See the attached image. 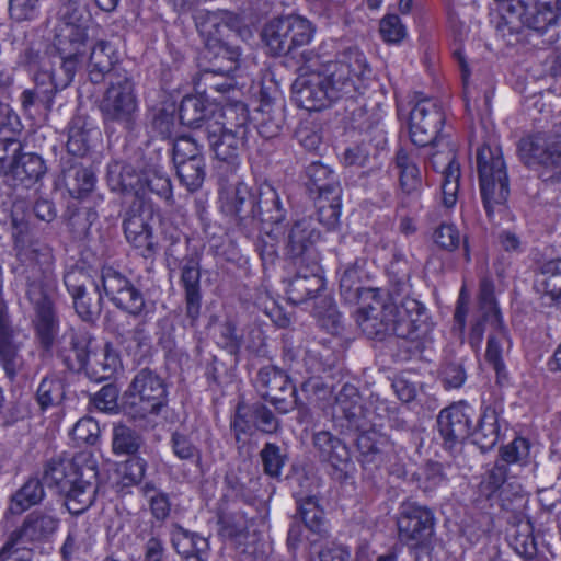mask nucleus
Listing matches in <instances>:
<instances>
[{"label":"nucleus","mask_w":561,"mask_h":561,"mask_svg":"<svg viewBox=\"0 0 561 561\" xmlns=\"http://www.w3.org/2000/svg\"><path fill=\"white\" fill-rule=\"evenodd\" d=\"M301 57L308 65L291 85L293 99L307 111H321L336 100L354 94L362 81L370 73L365 55L357 47H348L332 61L312 68L318 59L311 50H304Z\"/></svg>","instance_id":"1"},{"label":"nucleus","mask_w":561,"mask_h":561,"mask_svg":"<svg viewBox=\"0 0 561 561\" xmlns=\"http://www.w3.org/2000/svg\"><path fill=\"white\" fill-rule=\"evenodd\" d=\"M42 483L65 495L69 513L79 515L94 502L96 472L92 467H78L71 460L55 458L44 466Z\"/></svg>","instance_id":"2"},{"label":"nucleus","mask_w":561,"mask_h":561,"mask_svg":"<svg viewBox=\"0 0 561 561\" xmlns=\"http://www.w3.org/2000/svg\"><path fill=\"white\" fill-rule=\"evenodd\" d=\"M485 330H490L485 358L492 365L497 378H505L502 353L503 345L508 343L507 331L495 299L494 284L488 277L480 282L477 320L469 334V343L472 348L479 350L481 347Z\"/></svg>","instance_id":"3"},{"label":"nucleus","mask_w":561,"mask_h":561,"mask_svg":"<svg viewBox=\"0 0 561 561\" xmlns=\"http://www.w3.org/2000/svg\"><path fill=\"white\" fill-rule=\"evenodd\" d=\"M168 391L162 377L150 368L136 373L123 394L122 410L134 422L157 416L167 405Z\"/></svg>","instance_id":"4"},{"label":"nucleus","mask_w":561,"mask_h":561,"mask_svg":"<svg viewBox=\"0 0 561 561\" xmlns=\"http://www.w3.org/2000/svg\"><path fill=\"white\" fill-rule=\"evenodd\" d=\"M479 186L484 209L489 217L496 206L506 203L510 195V180L499 147L483 145L476 156Z\"/></svg>","instance_id":"5"},{"label":"nucleus","mask_w":561,"mask_h":561,"mask_svg":"<svg viewBox=\"0 0 561 561\" xmlns=\"http://www.w3.org/2000/svg\"><path fill=\"white\" fill-rule=\"evenodd\" d=\"M100 111L105 128L119 125L130 131L137 121L138 103L135 85L126 72H114L101 102Z\"/></svg>","instance_id":"6"},{"label":"nucleus","mask_w":561,"mask_h":561,"mask_svg":"<svg viewBox=\"0 0 561 561\" xmlns=\"http://www.w3.org/2000/svg\"><path fill=\"white\" fill-rule=\"evenodd\" d=\"M41 276L37 275V342L62 329L57 307L59 298L57 278L54 273V254L49 247L41 253Z\"/></svg>","instance_id":"7"},{"label":"nucleus","mask_w":561,"mask_h":561,"mask_svg":"<svg viewBox=\"0 0 561 561\" xmlns=\"http://www.w3.org/2000/svg\"><path fill=\"white\" fill-rule=\"evenodd\" d=\"M560 11V0H511L499 28L504 36L505 30L508 34H518L524 26L543 34L548 27L556 24Z\"/></svg>","instance_id":"8"},{"label":"nucleus","mask_w":561,"mask_h":561,"mask_svg":"<svg viewBox=\"0 0 561 561\" xmlns=\"http://www.w3.org/2000/svg\"><path fill=\"white\" fill-rule=\"evenodd\" d=\"M104 295L121 311L134 318L149 313L145 294L123 272L103 266L99 276Z\"/></svg>","instance_id":"9"},{"label":"nucleus","mask_w":561,"mask_h":561,"mask_svg":"<svg viewBox=\"0 0 561 561\" xmlns=\"http://www.w3.org/2000/svg\"><path fill=\"white\" fill-rule=\"evenodd\" d=\"M391 164L399 181L397 211L417 213L422 208L423 176L416 152L400 148Z\"/></svg>","instance_id":"10"},{"label":"nucleus","mask_w":561,"mask_h":561,"mask_svg":"<svg viewBox=\"0 0 561 561\" xmlns=\"http://www.w3.org/2000/svg\"><path fill=\"white\" fill-rule=\"evenodd\" d=\"M311 23L301 16L289 15L267 23L263 30L266 46L273 55H289L310 43Z\"/></svg>","instance_id":"11"},{"label":"nucleus","mask_w":561,"mask_h":561,"mask_svg":"<svg viewBox=\"0 0 561 561\" xmlns=\"http://www.w3.org/2000/svg\"><path fill=\"white\" fill-rule=\"evenodd\" d=\"M436 518L433 510L416 502H403L397 526L399 538L414 549H428L435 535Z\"/></svg>","instance_id":"12"},{"label":"nucleus","mask_w":561,"mask_h":561,"mask_svg":"<svg viewBox=\"0 0 561 561\" xmlns=\"http://www.w3.org/2000/svg\"><path fill=\"white\" fill-rule=\"evenodd\" d=\"M254 387L262 399L268 401L279 413L286 414L301 404L296 386L287 371L275 365L259 369Z\"/></svg>","instance_id":"13"},{"label":"nucleus","mask_w":561,"mask_h":561,"mask_svg":"<svg viewBox=\"0 0 561 561\" xmlns=\"http://www.w3.org/2000/svg\"><path fill=\"white\" fill-rule=\"evenodd\" d=\"M19 207L14 206L12 211L13 238L15 250V262L12 272L16 282L25 286L27 299L33 301V276L35 272V248L34 236L28 221L19 217Z\"/></svg>","instance_id":"14"},{"label":"nucleus","mask_w":561,"mask_h":561,"mask_svg":"<svg viewBox=\"0 0 561 561\" xmlns=\"http://www.w3.org/2000/svg\"><path fill=\"white\" fill-rule=\"evenodd\" d=\"M518 153L525 164L541 168L543 181H561V141H548L541 136L526 137L518 142Z\"/></svg>","instance_id":"15"},{"label":"nucleus","mask_w":561,"mask_h":561,"mask_svg":"<svg viewBox=\"0 0 561 561\" xmlns=\"http://www.w3.org/2000/svg\"><path fill=\"white\" fill-rule=\"evenodd\" d=\"M444 122V112L434 100L422 99L417 101L411 110L409 118L411 141L419 147L434 144Z\"/></svg>","instance_id":"16"},{"label":"nucleus","mask_w":561,"mask_h":561,"mask_svg":"<svg viewBox=\"0 0 561 561\" xmlns=\"http://www.w3.org/2000/svg\"><path fill=\"white\" fill-rule=\"evenodd\" d=\"M321 240V232L312 217H302L295 220L285 238V254L296 265H304L311 260L319 261L316 245Z\"/></svg>","instance_id":"17"},{"label":"nucleus","mask_w":561,"mask_h":561,"mask_svg":"<svg viewBox=\"0 0 561 561\" xmlns=\"http://www.w3.org/2000/svg\"><path fill=\"white\" fill-rule=\"evenodd\" d=\"M312 444L322 463L330 467V474L337 481H345L354 470L351 451L347 445L329 431L316 432Z\"/></svg>","instance_id":"18"},{"label":"nucleus","mask_w":561,"mask_h":561,"mask_svg":"<svg viewBox=\"0 0 561 561\" xmlns=\"http://www.w3.org/2000/svg\"><path fill=\"white\" fill-rule=\"evenodd\" d=\"M517 476V472L513 471L511 468H506V463L496 460L494 465L482 474L481 481L478 484V492L486 500L497 495L502 501V507L505 510L511 508L507 502L510 501L508 493L512 492L513 497L522 502L518 507H524L525 500L522 485L513 481Z\"/></svg>","instance_id":"19"},{"label":"nucleus","mask_w":561,"mask_h":561,"mask_svg":"<svg viewBox=\"0 0 561 561\" xmlns=\"http://www.w3.org/2000/svg\"><path fill=\"white\" fill-rule=\"evenodd\" d=\"M87 32L75 21L66 22L55 37L54 46L57 49L61 70L65 72V85L68 84L78 68L83 62L85 53Z\"/></svg>","instance_id":"20"},{"label":"nucleus","mask_w":561,"mask_h":561,"mask_svg":"<svg viewBox=\"0 0 561 561\" xmlns=\"http://www.w3.org/2000/svg\"><path fill=\"white\" fill-rule=\"evenodd\" d=\"M180 285L184 291V327L196 328L202 313L201 259L186 255L180 263Z\"/></svg>","instance_id":"21"},{"label":"nucleus","mask_w":561,"mask_h":561,"mask_svg":"<svg viewBox=\"0 0 561 561\" xmlns=\"http://www.w3.org/2000/svg\"><path fill=\"white\" fill-rule=\"evenodd\" d=\"M471 416L472 409L463 402L453 403L439 412L437 426L446 449H456L471 436Z\"/></svg>","instance_id":"22"},{"label":"nucleus","mask_w":561,"mask_h":561,"mask_svg":"<svg viewBox=\"0 0 561 561\" xmlns=\"http://www.w3.org/2000/svg\"><path fill=\"white\" fill-rule=\"evenodd\" d=\"M152 214L141 205H133L124 216L123 228L126 240L137 249L145 259L153 257L158 250L152 227Z\"/></svg>","instance_id":"23"},{"label":"nucleus","mask_w":561,"mask_h":561,"mask_svg":"<svg viewBox=\"0 0 561 561\" xmlns=\"http://www.w3.org/2000/svg\"><path fill=\"white\" fill-rule=\"evenodd\" d=\"M23 146L15 139L0 138V172L11 174L18 184L31 188L35 184L33 153H21Z\"/></svg>","instance_id":"24"},{"label":"nucleus","mask_w":561,"mask_h":561,"mask_svg":"<svg viewBox=\"0 0 561 561\" xmlns=\"http://www.w3.org/2000/svg\"><path fill=\"white\" fill-rule=\"evenodd\" d=\"M333 417L340 426L350 431L368 427L367 411L358 389L352 383H344L335 396Z\"/></svg>","instance_id":"25"},{"label":"nucleus","mask_w":561,"mask_h":561,"mask_svg":"<svg viewBox=\"0 0 561 561\" xmlns=\"http://www.w3.org/2000/svg\"><path fill=\"white\" fill-rule=\"evenodd\" d=\"M356 447L359 461L365 469H378L390 462L394 456V446L389 437L380 432L367 427L359 430Z\"/></svg>","instance_id":"26"},{"label":"nucleus","mask_w":561,"mask_h":561,"mask_svg":"<svg viewBox=\"0 0 561 561\" xmlns=\"http://www.w3.org/2000/svg\"><path fill=\"white\" fill-rule=\"evenodd\" d=\"M243 20L228 10L207 11L196 19V26L205 44L227 43L231 33L240 34Z\"/></svg>","instance_id":"27"},{"label":"nucleus","mask_w":561,"mask_h":561,"mask_svg":"<svg viewBox=\"0 0 561 561\" xmlns=\"http://www.w3.org/2000/svg\"><path fill=\"white\" fill-rule=\"evenodd\" d=\"M298 271L289 279L286 294L288 300L294 305L304 304L324 288V279L321 275V266L318 260L305 262L304 265H297Z\"/></svg>","instance_id":"28"},{"label":"nucleus","mask_w":561,"mask_h":561,"mask_svg":"<svg viewBox=\"0 0 561 561\" xmlns=\"http://www.w3.org/2000/svg\"><path fill=\"white\" fill-rule=\"evenodd\" d=\"M222 128L219 127V122H210L208 133L204 136L215 158L236 170L240 164V153L248 138Z\"/></svg>","instance_id":"29"},{"label":"nucleus","mask_w":561,"mask_h":561,"mask_svg":"<svg viewBox=\"0 0 561 561\" xmlns=\"http://www.w3.org/2000/svg\"><path fill=\"white\" fill-rule=\"evenodd\" d=\"M257 206V191L254 192L247 184L240 182L233 192L227 196L222 209L236 218L237 224L249 232L255 227V215Z\"/></svg>","instance_id":"30"},{"label":"nucleus","mask_w":561,"mask_h":561,"mask_svg":"<svg viewBox=\"0 0 561 561\" xmlns=\"http://www.w3.org/2000/svg\"><path fill=\"white\" fill-rule=\"evenodd\" d=\"M417 308L419 301L414 298H405L399 306H385V317H390L389 334L410 342H419L423 337L421 322L417 319H408V312Z\"/></svg>","instance_id":"31"},{"label":"nucleus","mask_w":561,"mask_h":561,"mask_svg":"<svg viewBox=\"0 0 561 561\" xmlns=\"http://www.w3.org/2000/svg\"><path fill=\"white\" fill-rule=\"evenodd\" d=\"M170 541L183 561H208L210 546L208 538L185 529L179 524L172 525Z\"/></svg>","instance_id":"32"},{"label":"nucleus","mask_w":561,"mask_h":561,"mask_svg":"<svg viewBox=\"0 0 561 561\" xmlns=\"http://www.w3.org/2000/svg\"><path fill=\"white\" fill-rule=\"evenodd\" d=\"M216 105L207 102L201 95H186L179 106L180 122L192 128L198 129L206 135L210 122L215 119Z\"/></svg>","instance_id":"33"},{"label":"nucleus","mask_w":561,"mask_h":561,"mask_svg":"<svg viewBox=\"0 0 561 561\" xmlns=\"http://www.w3.org/2000/svg\"><path fill=\"white\" fill-rule=\"evenodd\" d=\"M366 263L365 257H356L353 262L341 268L340 293L348 304L358 302L365 294L375 296L374 289L364 286V282L367 278L365 271Z\"/></svg>","instance_id":"34"},{"label":"nucleus","mask_w":561,"mask_h":561,"mask_svg":"<svg viewBox=\"0 0 561 561\" xmlns=\"http://www.w3.org/2000/svg\"><path fill=\"white\" fill-rule=\"evenodd\" d=\"M14 337L15 332L9 321L8 307L0 301V365L10 379L18 375L22 366Z\"/></svg>","instance_id":"35"},{"label":"nucleus","mask_w":561,"mask_h":561,"mask_svg":"<svg viewBox=\"0 0 561 561\" xmlns=\"http://www.w3.org/2000/svg\"><path fill=\"white\" fill-rule=\"evenodd\" d=\"M35 538V519L27 515L22 527L14 531L0 551V561H32V547Z\"/></svg>","instance_id":"36"},{"label":"nucleus","mask_w":561,"mask_h":561,"mask_svg":"<svg viewBox=\"0 0 561 561\" xmlns=\"http://www.w3.org/2000/svg\"><path fill=\"white\" fill-rule=\"evenodd\" d=\"M142 172L122 161H112L107 165V185L113 192L135 195L144 194Z\"/></svg>","instance_id":"37"},{"label":"nucleus","mask_w":561,"mask_h":561,"mask_svg":"<svg viewBox=\"0 0 561 561\" xmlns=\"http://www.w3.org/2000/svg\"><path fill=\"white\" fill-rule=\"evenodd\" d=\"M285 217L286 210L283 208L276 190L268 184L260 186L257 190L255 225L260 222L262 227H279Z\"/></svg>","instance_id":"38"},{"label":"nucleus","mask_w":561,"mask_h":561,"mask_svg":"<svg viewBox=\"0 0 561 561\" xmlns=\"http://www.w3.org/2000/svg\"><path fill=\"white\" fill-rule=\"evenodd\" d=\"M84 362L82 370L96 382L110 379L121 365L118 354L110 344L99 351L90 348Z\"/></svg>","instance_id":"39"},{"label":"nucleus","mask_w":561,"mask_h":561,"mask_svg":"<svg viewBox=\"0 0 561 561\" xmlns=\"http://www.w3.org/2000/svg\"><path fill=\"white\" fill-rule=\"evenodd\" d=\"M68 336L72 341L71 343H65L62 353L60 352L57 358L61 360L67 369L81 371L93 337L87 331L72 328H68Z\"/></svg>","instance_id":"40"},{"label":"nucleus","mask_w":561,"mask_h":561,"mask_svg":"<svg viewBox=\"0 0 561 561\" xmlns=\"http://www.w3.org/2000/svg\"><path fill=\"white\" fill-rule=\"evenodd\" d=\"M240 49L229 43L205 44L204 58L209 61L208 69L231 76L239 67Z\"/></svg>","instance_id":"41"},{"label":"nucleus","mask_w":561,"mask_h":561,"mask_svg":"<svg viewBox=\"0 0 561 561\" xmlns=\"http://www.w3.org/2000/svg\"><path fill=\"white\" fill-rule=\"evenodd\" d=\"M310 192L322 195H342V187L336 173L327 164L313 161L306 168Z\"/></svg>","instance_id":"42"},{"label":"nucleus","mask_w":561,"mask_h":561,"mask_svg":"<svg viewBox=\"0 0 561 561\" xmlns=\"http://www.w3.org/2000/svg\"><path fill=\"white\" fill-rule=\"evenodd\" d=\"M215 119L219 122V127H224V130L248 138L250 133L249 112L244 103L234 102L222 107L216 105Z\"/></svg>","instance_id":"43"},{"label":"nucleus","mask_w":561,"mask_h":561,"mask_svg":"<svg viewBox=\"0 0 561 561\" xmlns=\"http://www.w3.org/2000/svg\"><path fill=\"white\" fill-rule=\"evenodd\" d=\"M145 445L142 435L123 421L113 423L112 451L116 456H135Z\"/></svg>","instance_id":"44"},{"label":"nucleus","mask_w":561,"mask_h":561,"mask_svg":"<svg viewBox=\"0 0 561 561\" xmlns=\"http://www.w3.org/2000/svg\"><path fill=\"white\" fill-rule=\"evenodd\" d=\"M64 180L70 196L78 199L87 197L96 183L94 171L82 163L71 164L65 170Z\"/></svg>","instance_id":"45"},{"label":"nucleus","mask_w":561,"mask_h":561,"mask_svg":"<svg viewBox=\"0 0 561 561\" xmlns=\"http://www.w3.org/2000/svg\"><path fill=\"white\" fill-rule=\"evenodd\" d=\"M117 56L113 46L105 41H99L92 48L89 55L88 71L89 78L93 83L103 81L106 73H108Z\"/></svg>","instance_id":"46"},{"label":"nucleus","mask_w":561,"mask_h":561,"mask_svg":"<svg viewBox=\"0 0 561 561\" xmlns=\"http://www.w3.org/2000/svg\"><path fill=\"white\" fill-rule=\"evenodd\" d=\"M500 427L495 409L485 407L479 417L477 426L471 431L473 443L482 451L490 450L499 439Z\"/></svg>","instance_id":"47"},{"label":"nucleus","mask_w":561,"mask_h":561,"mask_svg":"<svg viewBox=\"0 0 561 561\" xmlns=\"http://www.w3.org/2000/svg\"><path fill=\"white\" fill-rule=\"evenodd\" d=\"M298 516L305 527L313 535L323 537L328 533L324 512L314 496H308L297 501Z\"/></svg>","instance_id":"48"},{"label":"nucleus","mask_w":561,"mask_h":561,"mask_svg":"<svg viewBox=\"0 0 561 561\" xmlns=\"http://www.w3.org/2000/svg\"><path fill=\"white\" fill-rule=\"evenodd\" d=\"M62 385L57 379L44 378L37 388V404L43 412L53 410L50 414L53 424H56L60 420L59 403L62 399Z\"/></svg>","instance_id":"49"},{"label":"nucleus","mask_w":561,"mask_h":561,"mask_svg":"<svg viewBox=\"0 0 561 561\" xmlns=\"http://www.w3.org/2000/svg\"><path fill=\"white\" fill-rule=\"evenodd\" d=\"M180 184L190 193L197 192L206 178V163L204 158L174 164Z\"/></svg>","instance_id":"50"},{"label":"nucleus","mask_w":561,"mask_h":561,"mask_svg":"<svg viewBox=\"0 0 561 561\" xmlns=\"http://www.w3.org/2000/svg\"><path fill=\"white\" fill-rule=\"evenodd\" d=\"M374 311L375 309L371 307L359 310L356 316V323L367 337L382 340L386 335H389L390 317H385V307L380 319Z\"/></svg>","instance_id":"51"},{"label":"nucleus","mask_w":561,"mask_h":561,"mask_svg":"<svg viewBox=\"0 0 561 561\" xmlns=\"http://www.w3.org/2000/svg\"><path fill=\"white\" fill-rule=\"evenodd\" d=\"M533 531L534 528L529 520L519 522L510 542L514 551L519 554L524 561H533L540 558L537 554L538 548Z\"/></svg>","instance_id":"52"},{"label":"nucleus","mask_w":561,"mask_h":561,"mask_svg":"<svg viewBox=\"0 0 561 561\" xmlns=\"http://www.w3.org/2000/svg\"><path fill=\"white\" fill-rule=\"evenodd\" d=\"M170 447L173 455L182 460L193 465H199L202 461V451L197 444L194 442L192 435L174 431L171 434Z\"/></svg>","instance_id":"53"},{"label":"nucleus","mask_w":561,"mask_h":561,"mask_svg":"<svg viewBox=\"0 0 561 561\" xmlns=\"http://www.w3.org/2000/svg\"><path fill=\"white\" fill-rule=\"evenodd\" d=\"M64 283L72 298L99 285V280L94 277L91 268L75 265L71 266L64 275Z\"/></svg>","instance_id":"54"},{"label":"nucleus","mask_w":561,"mask_h":561,"mask_svg":"<svg viewBox=\"0 0 561 561\" xmlns=\"http://www.w3.org/2000/svg\"><path fill=\"white\" fill-rule=\"evenodd\" d=\"M76 312L83 321H94L102 312L100 284L72 298Z\"/></svg>","instance_id":"55"},{"label":"nucleus","mask_w":561,"mask_h":561,"mask_svg":"<svg viewBox=\"0 0 561 561\" xmlns=\"http://www.w3.org/2000/svg\"><path fill=\"white\" fill-rule=\"evenodd\" d=\"M93 129H87L80 119L75 121L69 127L67 150L69 154L78 158H85L91 149Z\"/></svg>","instance_id":"56"},{"label":"nucleus","mask_w":561,"mask_h":561,"mask_svg":"<svg viewBox=\"0 0 561 561\" xmlns=\"http://www.w3.org/2000/svg\"><path fill=\"white\" fill-rule=\"evenodd\" d=\"M410 272L409 268H401L399 263H391L389 270V295L392 302L388 306H399L400 301L410 297Z\"/></svg>","instance_id":"57"},{"label":"nucleus","mask_w":561,"mask_h":561,"mask_svg":"<svg viewBox=\"0 0 561 561\" xmlns=\"http://www.w3.org/2000/svg\"><path fill=\"white\" fill-rule=\"evenodd\" d=\"M530 451L529 442L523 437H516L507 445L501 447L497 461L506 463V468L514 471L515 467L522 468L527 465Z\"/></svg>","instance_id":"58"},{"label":"nucleus","mask_w":561,"mask_h":561,"mask_svg":"<svg viewBox=\"0 0 561 561\" xmlns=\"http://www.w3.org/2000/svg\"><path fill=\"white\" fill-rule=\"evenodd\" d=\"M280 232V227L261 228V236L255 243V248L264 266L273 265L278 257L277 244Z\"/></svg>","instance_id":"59"},{"label":"nucleus","mask_w":561,"mask_h":561,"mask_svg":"<svg viewBox=\"0 0 561 561\" xmlns=\"http://www.w3.org/2000/svg\"><path fill=\"white\" fill-rule=\"evenodd\" d=\"M341 196L336 197L333 195L317 196L316 206L319 222L323 225L328 230L334 229L339 224L341 216Z\"/></svg>","instance_id":"60"},{"label":"nucleus","mask_w":561,"mask_h":561,"mask_svg":"<svg viewBox=\"0 0 561 561\" xmlns=\"http://www.w3.org/2000/svg\"><path fill=\"white\" fill-rule=\"evenodd\" d=\"M222 538L242 543L248 536L249 520L242 513L226 514L219 519Z\"/></svg>","instance_id":"61"},{"label":"nucleus","mask_w":561,"mask_h":561,"mask_svg":"<svg viewBox=\"0 0 561 561\" xmlns=\"http://www.w3.org/2000/svg\"><path fill=\"white\" fill-rule=\"evenodd\" d=\"M263 471L272 479H279L287 461V455L280 446L274 443L264 444L260 451Z\"/></svg>","instance_id":"62"},{"label":"nucleus","mask_w":561,"mask_h":561,"mask_svg":"<svg viewBox=\"0 0 561 561\" xmlns=\"http://www.w3.org/2000/svg\"><path fill=\"white\" fill-rule=\"evenodd\" d=\"M137 538L145 541L142 546V561H162L165 548L153 523H149L137 534Z\"/></svg>","instance_id":"63"},{"label":"nucleus","mask_w":561,"mask_h":561,"mask_svg":"<svg viewBox=\"0 0 561 561\" xmlns=\"http://www.w3.org/2000/svg\"><path fill=\"white\" fill-rule=\"evenodd\" d=\"M539 283L547 296L561 302V260L547 262L542 266Z\"/></svg>","instance_id":"64"}]
</instances>
